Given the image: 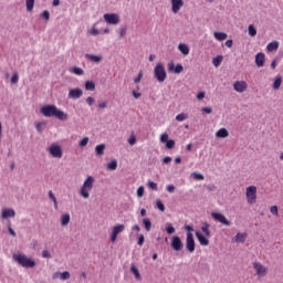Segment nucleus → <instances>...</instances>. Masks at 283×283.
Returning <instances> with one entry per match:
<instances>
[{
  "mask_svg": "<svg viewBox=\"0 0 283 283\" xmlns=\"http://www.w3.org/2000/svg\"><path fill=\"white\" fill-rule=\"evenodd\" d=\"M40 112L45 116V118H57V120H67L69 118L67 113L63 112L54 104H46L42 106Z\"/></svg>",
  "mask_w": 283,
  "mask_h": 283,
  "instance_id": "1",
  "label": "nucleus"
},
{
  "mask_svg": "<svg viewBox=\"0 0 283 283\" xmlns=\"http://www.w3.org/2000/svg\"><path fill=\"white\" fill-rule=\"evenodd\" d=\"M12 258L13 261L20 264L23 269H34V266H36V261L24 253L13 254Z\"/></svg>",
  "mask_w": 283,
  "mask_h": 283,
  "instance_id": "2",
  "label": "nucleus"
},
{
  "mask_svg": "<svg viewBox=\"0 0 283 283\" xmlns=\"http://www.w3.org/2000/svg\"><path fill=\"white\" fill-rule=\"evenodd\" d=\"M92 189H94V177L88 176L80 190V195L82 198L87 199L90 198V191H92Z\"/></svg>",
  "mask_w": 283,
  "mask_h": 283,
  "instance_id": "3",
  "label": "nucleus"
},
{
  "mask_svg": "<svg viewBox=\"0 0 283 283\" xmlns=\"http://www.w3.org/2000/svg\"><path fill=\"white\" fill-rule=\"evenodd\" d=\"M154 75L159 83H165L167 80V71L165 70V64L157 63L154 69Z\"/></svg>",
  "mask_w": 283,
  "mask_h": 283,
  "instance_id": "4",
  "label": "nucleus"
},
{
  "mask_svg": "<svg viewBox=\"0 0 283 283\" xmlns=\"http://www.w3.org/2000/svg\"><path fill=\"white\" fill-rule=\"evenodd\" d=\"M245 198H247L248 205H255V201L258 200V187L249 186L245 189Z\"/></svg>",
  "mask_w": 283,
  "mask_h": 283,
  "instance_id": "5",
  "label": "nucleus"
},
{
  "mask_svg": "<svg viewBox=\"0 0 283 283\" xmlns=\"http://www.w3.org/2000/svg\"><path fill=\"white\" fill-rule=\"evenodd\" d=\"M104 21H106L108 25H118V23H120V15L117 13H105Z\"/></svg>",
  "mask_w": 283,
  "mask_h": 283,
  "instance_id": "6",
  "label": "nucleus"
},
{
  "mask_svg": "<svg viewBox=\"0 0 283 283\" xmlns=\"http://www.w3.org/2000/svg\"><path fill=\"white\" fill-rule=\"evenodd\" d=\"M49 154L53 157V158H63V148H61L60 145L57 144H52L49 147Z\"/></svg>",
  "mask_w": 283,
  "mask_h": 283,
  "instance_id": "7",
  "label": "nucleus"
},
{
  "mask_svg": "<svg viewBox=\"0 0 283 283\" xmlns=\"http://www.w3.org/2000/svg\"><path fill=\"white\" fill-rule=\"evenodd\" d=\"M123 231H125V224L114 226L111 233V242H116V240H118V235H120Z\"/></svg>",
  "mask_w": 283,
  "mask_h": 283,
  "instance_id": "8",
  "label": "nucleus"
},
{
  "mask_svg": "<svg viewBox=\"0 0 283 283\" xmlns=\"http://www.w3.org/2000/svg\"><path fill=\"white\" fill-rule=\"evenodd\" d=\"M186 249L189 253L196 251V240L193 239V233L188 232L186 238Z\"/></svg>",
  "mask_w": 283,
  "mask_h": 283,
  "instance_id": "9",
  "label": "nucleus"
},
{
  "mask_svg": "<svg viewBox=\"0 0 283 283\" xmlns=\"http://www.w3.org/2000/svg\"><path fill=\"white\" fill-rule=\"evenodd\" d=\"M253 268H254V271L256 272V275H259V277H264L266 273H269V269H266V266L262 265V263L260 262H254Z\"/></svg>",
  "mask_w": 283,
  "mask_h": 283,
  "instance_id": "10",
  "label": "nucleus"
},
{
  "mask_svg": "<svg viewBox=\"0 0 283 283\" xmlns=\"http://www.w3.org/2000/svg\"><path fill=\"white\" fill-rule=\"evenodd\" d=\"M213 220H217V222H220L221 224H224L226 227H231V221L227 220V217L220 212H212L211 213Z\"/></svg>",
  "mask_w": 283,
  "mask_h": 283,
  "instance_id": "11",
  "label": "nucleus"
},
{
  "mask_svg": "<svg viewBox=\"0 0 283 283\" xmlns=\"http://www.w3.org/2000/svg\"><path fill=\"white\" fill-rule=\"evenodd\" d=\"M170 6H171V12L172 14H178L180 10L182 9V6H185L184 0H170Z\"/></svg>",
  "mask_w": 283,
  "mask_h": 283,
  "instance_id": "12",
  "label": "nucleus"
},
{
  "mask_svg": "<svg viewBox=\"0 0 283 283\" xmlns=\"http://www.w3.org/2000/svg\"><path fill=\"white\" fill-rule=\"evenodd\" d=\"M248 87L249 84H247L245 81H237L233 83V90L239 94H242V92H247Z\"/></svg>",
  "mask_w": 283,
  "mask_h": 283,
  "instance_id": "13",
  "label": "nucleus"
},
{
  "mask_svg": "<svg viewBox=\"0 0 283 283\" xmlns=\"http://www.w3.org/2000/svg\"><path fill=\"white\" fill-rule=\"evenodd\" d=\"M195 235L198 240V242L201 244V247H209V239H207L208 237H205V234H202V232L200 231H196Z\"/></svg>",
  "mask_w": 283,
  "mask_h": 283,
  "instance_id": "14",
  "label": "nucleus"
},
{
  "mask_svg": "<svg viewBox=\"0 0 283 283\" xmlns=\"http://www.w3.org/2000/svg\"><path fill=\"white\" fill-rule=\"evenodd\" d=\"M171 248L174 249V251H182V241L179 237L172 238Z\"/></svg>",
  "mask_w": 283,
  "mask_h": 283,
  "instance_id": "15",
  "label": "nucleus"
},
{
  "mask_svg": "<svg viewBox=\"0 0 283 283\" xmlns=\"http://www.w3.org/2000/svg\"><path fill=\"white\" fill-rule=\"evenodd\" d=\"M81 96H83V90L81 88H72L69 92V98L76 99V98H81Z\"/></svg>",
  "mask_w": 283,
  "mask_h": 283,
  "instance_id": "16",
  "label": "nucleus"
},
{
  "mask_svg": "<svg viewBox=\"0 0 283 283\" xmlns=\"http://www.w3.org/2000/svg\"><path fill=\"white\" fill-rule=\"evenodd\" d=\"M70 272H67V271H65V272H55L54 274H53V280H59V277H60V280H62V281H65V280H70Z\"/></svg>",
  "mask_w": 283,
  "mask_h": 283,
  "instance_id": "17",
  "label": "nucleus"
},
{
  "mask_svg": "<svg viewBox=\"0 0 283 283\" xmlns=\"http://www.w3.org/2000/svg\"><path fill=\"white\" fill-rule=\"evenodd\" d=\"M264 62H265V55L264 53H258L255 55V65L258 67H264Z\"/></svg>",
  "mask_w": 283,
  "mask_h": 283,
  "instance_id": "18",
  "label": "nucleus"
},
{
  "mask_svg": "<svg viewBox=\"0 0 283 283\" xmlns=\"http://www.w3.org/2000/svg\"><path fill=\"white\" fill-rule=\"evenodd\" d=\"M17 216V212H14V209H2V219L7 220V218H14Z\"/></svg>",
  "mask_w": 283,
  "mask_h": 283,
  "instance_id": "19",
  "label": "nucleus"
},
{
  "mask_svg": "<svg viewBox=\"0 0 283 283\" xmlns=\"http://www.w3.org/2000/svg\"><path fill=\"white\" fill-rule=\"evenodd\" d=\"M234 242L244 244L247 242V233L238 232L234 237Z\"/></svg>",
  "mask_w": 283,
  "mask_h": 283,
  "instance_id": "20",
  "label": "nucleus"
},
{
  "mask_svg": "<svg viewBox=\"0 0 283 283\" xmlns=\"http://www.w3.org/2000/svg\"><path fill=\"white\" fill-rule=\"evenodd\" d=\"M217 138H229V130H227V128H220L217 133H216Z\"/></svg>",
  "mask_w": 283,
  "mask_h": 283,
  "instance_id": "21",
  "label": "nucleus"
},
{
  "mask_svg": "<svg viewBox=\"0 0 283 283\" xmlns=\"http://www.w3.org/2000/svg\"><path fill=\"white\" fill-rule=\"evenodd\" d=\"M279 48H280V43L277 41L270 42L266 45L268 52H275V50H277Z\"/></svg>",
  "mask_w": 283,
  "mask_h": 283,
  "instance_id": "22",
  "label": "nucleus"
},
{
  "mask_svg": "<svg viewBox=\"0 0 283 283\" xmlns=\"http://www.w3.org/2000/svg\"><path fill=\"white\" fill-rule=\"evenodd\" d=\"M86 59H88V61H92L93 63H101V61H103L102 55H94V54H86Z\"/></svg>",
  "mask_w": 283,
  "mask_h": 283,
  "instance_id": "23",
  "label": "nucleus"
},
{
  "mask_svg": "<svg viewBox=\"0 0 283 283\" xmlns=\"http://www.w3.org/2000/svg\"><path fill=\"white\" fill-rule=\"evenodd\" d=\"M178 50H179V52H181V54H184V56H188V54H189V46L187 44L179 43Z\"/></svg>",
  "mask_w": 283,
  "mask_h": 283,
  "instance_id": "24",
  "label": "nucleus"
},
{
  "mask_svg": "<svg viewBox=\"0 0 283 283\" xmlns=\"http://www.w3.org/2000/svg\"><path fill=\"white\" fill-rule=\"evenodd\" d=\"M96 156L101 157L105 155V144H99L95 147Z\"/></svg>",
  "mask_w": 283,
  "mask_h": 283,
  "instance_id": "25",
  "label": "nucleus"
},
{
  "mask_svg": "<svg viewBox=\"0 0 283 283\" xmlns=\"http://www.w3.org/2000/svg\"><path fill=\"white\" fill-rule=\"evenodd\" d=\"M70 220H71L70 213L62 214V217H61V226L62 227H67V224H70Z\"/></svg>",
  "mask_w": 283,
  "mask_h": 283,
  "instance_id": "26",
  "label": "nucleus"
},
{
  "mask_svg": "<svg viewBox=\"0 0 283 283\" xmlns=\"http://www.w3.org/2000/svg\"><path fill=\"white\" fill-rule=\"evenodd\" d=\"M211 226L209 223H203L201 227L202 233H205L206 238H211V231L209 230Z\"/></svg>",
  "mask_w": 283,
  "mask_h": 283,
  "instance_id": "27",
  "label": "nucleus"
},
{
  "mask_svg": "<svg viewBox=\"0 0 283 283\" xmlns=\"http://www.w3.org/2000/svg\"><path fill=\"white\" fill-rule=\"evenodd\" d=\"M280 87H282V76L277 75L274 78L273 90H280Z\"/></svg>",
  "mask_w": 283,
  "mask_h": 283,
  "instance_id": "28",
  "label": "nucleus"
},
{
  "mask_svg": "<svg viewBox=\"0 0 283 283\" xmlns=\"http://www.w3.org/2000/svg\"><path fill=\"white\" fill-rule=\"evenodd\" d=\"M214 39H217V41H226V39H227V33H224V32H218V31H216L214 33Z\"/></svg>",
  "mask_w": 283,
  "mask_h": 283,
  "instance_id": "29",
  "label": "nucleus"
},
{
  "mask_svg": "<svg viewBox=\"0 0 283 283\" xmlns=\"http://www.w3.org/2000/svg\"><path fill=\"white\" fill-rule=\"evenodd\" d=\"M118 167V161L116 159H113L111 163L107 164V169H109V171H116Z\"/></svg>",
  "mask_w": 283,
  "mask_h": 283,
  "instance_id": "30",
  "label": "nucleus"
},
{
  "mask_svg": "<svg viewBox=\"0 0 283 283\" xmlns=\"http://www.w3.org/2000/svg\"><path fill=\"white\" fill-rule=\"evenodd\" d=\"M85 90H87L90 92H94V90H96V84L92 81H86L85 82Z\"/></svg>",
  "mask_w": 283,
  "mask_h": 283,
  "instance_id": "31",
  "label": "nucleus"
},
{
  "mask_svg": "<svg viewBox=\"0 0 283 283\" xmlns=\"http://www.w3.org/2000/svg\"><path fill=\"white\" fill-rule=\"evenodd\" d=\"M143 224L146 231H151V220H149V218H144Z\"/></svg>",
  "mask_w": 283,
  "mask_h": 283,
  "instance_id": "32",
  "label": "nucleus"
},
{
  "mask_svg": "<svg viewBox=\"0 0 283 283\" xmlns=\"http://www.w3.org/2000/svg\"><path fill=\"white\" fill-rule=\"evenodd\" d=\"M222 63V55H218L217 57L212 59V65H214V67H220Z\"/></svg>",
  "mask_w": 283,
  "mask_h": 283,
  "instance_id": "33",
  "label": "nucleus"
},
{
  "mask_svg": "<svg viewBox=\"0 0 283 283\" xmlns=\"http://www.w3.org/2000/svg\"><path fill=\"white\" fill-rule=\"evenodd\" d=\"M27 12H32L34 10V0H25Z\"/></svg>",
  "mask_w": 283,
  "mask_h": 283,
  "instance_id": "34",
  "label": "nucleus"
},
{
  "mask_svg": "<svg viewBox=\"0 0 283 283\" xmlns=\"http://www.w3.org/2000/svg\"><path fill=\"white\" fill-rule=\"evenodd\" d=\"M248 32H249L250 36H255L258 34V29H255V27L253 24H250L248 27Z\"/></svg>",
  "mask_w": 283,
  "mask_h": 283,
  "instance_id": "35",
  "label": "nucleus"
},
{
  "mask_svg": "<svg viewBox=\"0 0 283 283\" xmlns=\"http://www.w3.org/2000/svg\"><path fill=\"white\" fill-rule=\"evenodd\" d=\"M130 271H132V273H134L136 280H140V277H142L140 272H138V268H136V265H132Z\"/></svg>",
  "mask_w": 283,
  "mask_h": 283,
  "instance_id": "36",
  "label": "nucleus"
},
{
  "mask_svg": "<svg viewBox=\"0 0 283 283\" xmlns=\"http://www.w3.org/2000/svg\"><path fill=\"white\" fill-rule=\"evenodd\" d=\"M49 198H50V200H52L54 202V208L59 209V203L56 201V197L54 196V192H52V190L49 191Z\"/></svg>",
  "mask_w": 283,
  "mask_h": 283,
  "instance_id": "37",
  "label": "nucleus"
},
{
  "mask_svg": "<svg viewBox=\"0 0 283 283\" xmlns=\"http://www.w3.org/2000/svg\"><path fill=\"white\" fill-rule=\"evenodd\" d=\"M187 118H188V116H187V114H185V113H180V114H178V115L176 116V120H177L178 123H182V120H187Z\"/></svg>",
  "mask_w": 283,
  "mask_h": 283,
  "instance_id": "38",
  "label": "nucleus"
},
{
  "mask_svg": "<svg viewBox=\"0 0 283 283\" xmlns=\"http://www.w3.org/2000/svg\"><path fill=\"white\" fill-rule=\"evenodd\" d=\"M166 231H167L168 235H171V234L176 233V228H174V226L171 223H168L166 227Z\"/></svg>",
  "mask_w": 283,
  "mask_h": 283,
  "instance_id": "39",
  "label": "nucleus"
},
{
  "mask_svg": "<svg viewBox=\"0 0 283 283\" xmlns=\"http://www.w3.org/2000/svg\"><path fill=\"white\" fill-rule=\"evenodd\" d=\"M166 147L167 149H174V147H176V142L174 139H168L166 142Z\"/></svg>",
  "mask_w": 283,
  "mask_h": 283,
  "instance_id": "40",
  "label": "nucleus"
},
{
  "mask_svg": "<svg viewBox=\"0 0 283 283\" xmlns=\"http://www.w3.org/2000/svg\"><path fill=\"white\" fill-rule=\"evenodd\" d=\"M73 73H75L76 76H83L84 71H83V69L75 66V67H73Z\"/></svg>",
  "mask_w": 283,
  "mask_h": 283,
  "instance_id": "41",
  "label": "nucleus"
},
{
  "mask_svg": "<svg viewBox=\"0 0 283 283\" xmlns=\"http://www.w3.org/2000/svg\"><path fill=\"white\" fill-rule=\"evenodd\" d=\"M192 178L195 180H205V175L200 174V172H193L192 174Z\"/></svg>",
  "mask_w": 283,
  "mask_h": 283,
  "instance_id": "42",
  "label": "nucleus"
},
{
  "mask_svg": "<svg viewBox=\"0 0 283 283\" xmlns=\"http://www.w3.org/2000/svg\"><path fill=\"white\" fill-rule=\"evenodd\" d=\"M185 71V67L182 66V64H177L175 66V74H180Z\"/></svg>",
  "mask_w": 283,
  "mask_h": 283,
  "instance_id": "43",
  "label": "nucleus"
},
{
  "mask_svg": "<svg viewBox=\"0 0 283 283\" xmlns=\"http://www.w3.org/2000/svg\"><path fill=\"white\" fill-rule=\"evenodd\" d=\"M12 85H17L19 83V73H13L11 77Z\"/></svg>",
  "mask_w": 283,
  "mask_h": 283,
  "instance_id": "44",
  "label": "nucleus"
},
{
  "mask_svg": "<svg viewBox=\"0 0 283 283\" xmlns=\"http://www.w3.org/2000/svg\"><path fill=\"white\" fill-rule=\"evenodd\" d=\"M148 187L153 189V191H158V184L154 181H148Z\"/></svg>",
  "mask_w": 283,
  "mask_h": 283,
  "instance_id": "45",
  "label": "nucleus"
},
{
  "mask_svg": "<svg viewBox=\"0 0 283 283\" xmlns=\"http://www.w3.org/2000/svg\"><path fill=\"white\" fill-rule=\"evenodd\" d=\"M137 196H138V198H143L145 196V187L140 186L137 189Z\"/></svg>",
  "mask_w": 283,
  "mask_h": 283,
  "instance_id": "46",
  "label": "nucleus"
},
{
  "mask_svg": "<svg viewBox=\"0 0 283 283\" xmlns=\"http://www.w3.org/2000/svg\"><path fill=\"white\" fill-rule=\"evenodd\" d=\"M90 34H92V36H98V34H101V31H98L97 28L93 27L90 31Z\"/></svg>",
  "mask_w": 283,
  "mask_h": 283,
  "instance_id": "47",
  "label": "nucleus"
},
{
  "mask_svg": "<svg viewBox=\"0 0 283 283\" xmlns=\"http://www.w3.org/2000/svg\"><path fill=\"white\" fill-rule=\"evenodd\" d=\"M168 140H169V134L164 133V134L160 136V143H167Z\"/></svg>",
  "mask_w": 283,
  "mask_h": 283,
  "instance_id": "48",
  "label": "nucleus"
},
{
  "mask_svg": "<svg viewBox=\"0 0 283 283\" xmlns=\"http://www.w3.org/2000/svg\"><path fill=\"white\" fill-rule=\"evenodd\" d=\"M87 143H90V137H84V138L80 142V147H86Z\"/></svg>",
  "mask_w": 283,
  "mask_h": 283,
  "instance_id": "49",
  "label": "nucleus"
},
{
  "mask_svg": "<svg viewBox=\"0 0 283 283\" xmlns=\"http://www.w3.org/2000/svg\"><path fill=\"white\" fill-rule=\"evenodd\" d=\"M157 209H159V211H165V203H163L160 200H157Z\"/></svg>",
  "mask_w": 283,
  "mask_h": 283,
  "instance_id": "50",
  "label": "nucleus"
},
{
  "mask_svg": "<svg viewBox=\"0 0 283 283\" xmlns=\"http://www.w3.org/2000/svg\"><path fill=\"white\" fill-rule=\"evenodd\" d=\"M270 211H271V213H272L273 216H279V214H280L279 211H277V206H272V207L270 208Z\"/></svg>",
  "mask_w": 283,
  "mask_h": 283,
  "instance_id": "51",
  "label": "nucleus"
},
{
  "mask_svg": "<svg viewBox=\"0 0 283 283\" xmlns=\"http://www.w3.org/2000/svg\"><path fill=\"white\" fill-rule=\"evenodd\" d=\"M137 244L139 247H143V244H145V235H143V234L139 235Z\"/></svg>",
  "mask_w": 283,
  "mask_h": 283,
  "instance_id": "52",
  "label": "nucleus"
},
{
  "mask_svg": "<svg viewBox=\"0 0 283 283\" xmlns=\"http://www.w3.org/2000/svg\"><path fill=\"white\" fill-rule=\"evenodd\" d=\"M135 143H136V135H130V137L128 138V144L130 146H134Z\"/></svg>",
  "mask_w": 283,
  "mask_h": 283,
  "instance_id": "53",
  "label": "nucleus"
},
{
  "mask_svg": "<svg viewBox=\"0 0 283 283\" xmlns=\"http://www.w3.org/2000/svg\"><path fill=\"white\" fill-rule=\"evenodd\" d=\"M140 81H143V71H140V72L138 73V76L135 77L134 83H140Z\"/></svg>",
  "mask_w": 283,
  "mask_h": 283,
  "instance_id": "54",
  "label": "nucleus"
},
{
  "mask_svg": "<svg viewBox=\"0 0 283 283\" xmlns=\"http://www.w3.org/2000/svg\"><path fill=\"white\" fill-rule=\"evenodd\" d=\"M42 17L43 19H45V21H50V11L48 10L43 11Z\"/></svg>",
  "mask_w": 283,
  "mask_h": 283,
  "instance_id": "55",
  "label": "nucleus"
},
{
  "mask_svg": "<svg viewBox=\"0 0 283 283\" xmlns=\"http://www.w3.org/2000/svg\"><path fill=\"white\" fill-rule=\"evenodd\" d=\"M166 189H167V191H168L169 193H174V191H176V186H174V185H168Z\"/></svg>",
  "mask_w": 283,
  "mask_h": 283,
  "instance_id": "56",
  "label": "nucleus"
},
{
  "mask_svg": "<svg viewBox=\"0 0 283 283\" xmlns=\"http://www.w3.org/2000/svg\"><path fill=\"white\" fill-rule=\"evenodd\" d=\"M43 123H38L35 126L36 132H39V134H41V132H43Z\"/></svg>",
  "mask_w": 283,
  "mask_h": 283,
  "instance_id": "57",
  "label": "nucleus"
},
{
  "mask_svg": "<svg viewBox=\"0 0 283 283\" xmlns=\"http://www.w3.org/2000/svg\"><path fill=\"white\" fill-rule=\"evenodd\" d=\"M175 70H176V64H174V62H170L168 64V72H175Z\"/></svg>",
  "mask_w": 283,
  "mask_h": 283,
  "instance_id": "58",
  "label": "nucleus"
},
{
  "mask_svg": "<svg viewBox=\"0 0 283 283\" xmlns=\"http://www.w3.org/2000/svg\"><path fill=\"white\" fill-rule=\"evenodd\" d=\"M125 34H127V29L126 28H122L119 30V36L123 39V36H125Z\"/></svg>",
  "mask_w": 283,
  "mask_h": 283,
  "instance_id": "59",
  "label": "nucleus"
},
{
  "mask_svg": "<svg viewBox=\"0 0 283 283\" xmlns=\"http://www.w3.org/2000/svg\"><path fill=\"white\" fill-rule=\"evenodd\" d=\"M205 95H206L205 92H199V93L197 94L198 101H202V98H205Z\"/></svg>",
  "mask_w": 283,
  "mask_h": 283,
  "instance_id": "60",
  "label": "nucleus"
},
{
  "mask_svg": "<svg viewBox=\"0 0 283 283\" xmlns=\"http://www.w3.org/2000/svg\"><path fill=\"white\" fill-rule=\"evenodd\" d=\"M86 103H87V105H90V106L94 105V97H87V98H86Z\"/></svg>",
  "mask_w": 283,
  "mask_h": 283,
  "instance_id": "61",
  "label": "nucleus"
},
{
  "mask_svg": "<svg viewBox=\"0 0 283 283\" xmlns=\"http://www.w3.org/2000/svg\"><path fill=\"white\" fill-rule=\"evenodd\" d=\"M202 112H205L206 114H211L213 109L211 107H203Z\"/></svg>",
  "mask_w": 283,
  "mask_h": 283,
  "instance_id": "62",
  "label": "nucleus"
},
{
  "mask_svg": "<svg viewBox=\"0 0 283 283\" xmlns=\"http://www.w3.org/2000/svg\"><path fill=\"white\" fill-rule=\"evenodd\" d=\"M42 258H50V251L44 250V251L42 252Z\"/></svg>",
  "mask_w": 283,
  "mask_h": 283,
  "instance_id": "63",
  "label": "nucleus"
},
{
  "mask_svg": "<svg viewBox=\"0 0 283 283\" xmlns=\"http://www.w3.org/2000/svg\"><path fill=\"white\" fill-rule=\"evenodd\" d=\"M171 161V157H165L164 159H163V163L165 164V165H168V163H170Z\"/></svg>",
  "mask_w": 283,
  "mask_h": 283,
  "instance_id": "64",
  "label": "nucleus"
}]
</instances>
